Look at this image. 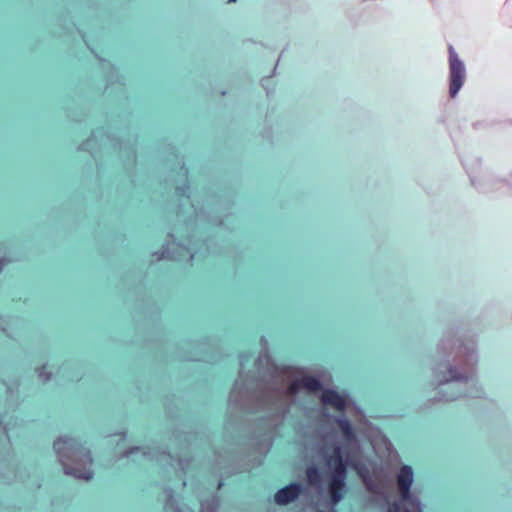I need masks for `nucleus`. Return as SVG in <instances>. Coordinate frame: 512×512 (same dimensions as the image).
<instances>
[{
  "label": "nucleus",
  "mask_w": 512,
  "mask_h": 512,
  "mask_svg": "<svg viewBox=\"0 0 512 512\" xmlns=\"http://www.w3.org/2000/svg\"><path fill=\"white\" fill-rule=\"evenodd\" d=\"M413 482V471L408 465H404L397 476V485L400 494V498L403 502H406L412 506L411 509L405 511L402 510L401 506L397 502H393L389 505L387 512H421L419 504L412 498L410 494V488Z\"/></svg>",
  "instance_id": "obj_1"
},
{
  "label": "nucleus",
  "mask_w": 512,
  "mask_h": 512,
  "mask_svg": "<svg viewBox=\"0 0 512 512\" xmlns=\"http://www.w3.org/2000/svg\"><path fill=\"white\" fill-rule=\"evenodd\" d=\"M449 95L454 98L459 90L462 88L465 78L466 70L464 63L459 59L453 46H449Z\"/></svg>",
  "instance_id": "obj_2"
},
{
  "label": "nucleus",
  "mask_w": 512,
  "mask_h": 512,
  "mask_svg": "<svg viewBox=\"0 0 512 512\" xmlns=\"http://www.w3.org/2000/svg\"><path fill=\"white\" fill-rule=\"evenodd\" d=\"M346 475L342 474H331L328 483V493L330 501L333 505H337L343 498L345 492Z\"/></svg>",
  "instance_id": "obj_3"
},
{
  "label": "nucleus",
  "mask_w": 512,
  "mask_h": 512,
  "mask_svg": "<svg viewBox=\"0 0 512 512\" xmlns=\"http://www.w3.org/2000/svg\"><path fill=\"white\" fill-rule=\"evenodd\" d=\"M326 464L330 469H332L331 474L346 475L347 465L343 458V451L341 446L335 445L333 447L332 454L326 458Z\"/></svg>",
  "instance_id": "obj_4"
},
{
  "label": "nucleus",
  "mask_w": 512,
  "mask_h": 512,
  "mask_svg": "<svg viewBox=\"0 0 512 512\" xmlns=\"http://www.w3.org/2000/svg\"><path fill=\"white\" fill-rule=\"evenodd\" d=\"M302 492V486L299 483H291L279 489L275 495L274 500L279 505H286L294 501Z\"/></svg>",
  "instance_id": "obj_5"
},
{
  "label": "nucleus",
  "mask_w": 512,
  "mask_h": 512,
  "mask_svg": "<svg viewBox=\"0 0 512 512\" xmlns=\"http://www.w3.org/2000/svg\"><path fill=\"white\" fill-rule=\"evenodd\" d=\"M53 448L59 456L75 457L78 454V447L73 438H58L53 443Z\"/></svg>",
  "instance_id": "obj_6"
},
{
  "label": "nucleus",
  "mask_w": 512,
  "mask_h": 512,
  "mask_svg": "<svg viewBox=\"0 0 512 512\" xmlns=\"http://www.w3.org/2000/svg\"><path fill=\"white\" fill-rule=\"evenodd\" d=\"M321 400L323 404L329 405L338 411H344L346 408V400L336 391L327 389L322 393Z\"/></svg>",
  "instance_id": "obj_7"
},
{
  "label": "nucleus",
  "mask_w": 512,
  "mask_h": 512,
  "mask_svg": "<svg viewBox=\"0 0 512 512\" xmlns=\"http://www.w3.org/2000/svg\"><path fill=\"white\" fill-rule=\"evenodd\" d=\"M300 380L301 386L307 389L308 391L316 392L321 390L322 388L321 382L313 376H304L300 378Z\"/></svg>",
  "instance_id": "obj_8"
},
{
  "label": "nucleus",
  "mask_w": 512,
  "mask_h": 512,
  "mask_svg": "<svg viewBox=\"0 0 512 512\" xmlns=\"http://www.w3.org/2000/svg\"><path fill=\"white\" fill-rule=\"evenodd\" d=\"M307 481L311 486H318L321 483V474L319 469L312 465L306 469Z\"/></svg>",
  "instance_id": "obj_9"
},
{
  "label": "nucleus",
  "mask_w": 512,
  "mask_h": 512,
  "mask_svg": "<svg viewBox=\"0 0 512 512\" xmlns=\"http://www.w3.org/2000/svg\"><path fill=\"white\" fill-rule=\"evenodd\" d=\"M336 423L338 428L341 430V432L346 438L351 439L354 437L353 428L349 420H347L346 418H338L336 419Z\"/></svg>",
  "instance_id": "obj_10"
},
{
  "label": "nucleus",
  "mask_w": 512,
  "mask_h": 512,
  "mask_svg": "<svg viewBox=\"0 0 512 512\" xmlns=\"http://www.w3.org/2000/svg\"><path fill=\"white\" fill-rule=\"evenodd\" d=\"M65 472L67 474H71V475H74L75 477L82 478L85 480H90L93 477V472L91 470L79 471L77 469H73V470L65 469Z\"/></svg>",
  "instance_id": "obj_11"
},
{
  "label": "nucleus",
  "mask_w": 512,
  "mask_h": 512,
  "mask_svg": "<svg viewBox=\"0 0 512 512\" xmlns=\"http://www.w3.org/2000/svg\"><path fill=\"white\" fill-rule=\"evenodd\" d=\"M301 388H303L301 386V380L297 379L288 386L287 391L290 395H295L299 392Z\"/></svg>",
  "instance_id": "obj_12"
},
{
  "label": "nucleus",
  "mask_w": 512,
  "mask_h": 512,
  "mask_svg": "<svg viewBox=\"0 0 512 512\" xmlns=\"http://www.w3.org/2000/svg\"><path fill=\"white\" fill-rule=\"evenodd\" d=\"M450 374H451V376H450V379H451V380H458V379L460 378V377L457 375L456 370H454V369H450Z\"/></svg>",
  "instance_id": "obj_13"
},
{
  "label": "nucleus",
  "mask_w": 512,
  "mask_h": 512,
  "mask_svg": "<svg viewBox=\"0 0 512 512\" xmlns=\"http://www.w3.org/2000/svg\"><path fill=\"white\" fill-rule=\"evenodd\" d=\"M164 254H165V252L163 251L161 254V257H159V259L164 258L165 257Z\"/></svg>",
  "instance_id": "obj_14"
},
{
  "label": "nucleus",
  "mask_w": 512,
  "mask_h": 512,
  "mask_svg": "<svg viewBox=\"0 0 512 512\" xmlns=\"http://www.w3.org/2000/svg\"><path fill=\"white\" fill-rule=\"evenodd\" d=\"M175 512H181L179 509H176Z\"/></svg>",
  "instance_id": "obj_15"
},
{
  "label": "nucleus",
  "mask_w": 512,
  "mask_h": 512,
  "mask_svg": "<svg viewBox=\"0 0 512 512\" xmlns=\"http://www.w3.org/2000/svg\"><path fill=\"white\" fill-rule=\"evenodd\" d=\"M235 0H229V2H234Z\"/></svg>",
  "instance_id": "obj_16"
}]
</instances>
